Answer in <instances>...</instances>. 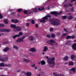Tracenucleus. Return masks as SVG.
<instances>
[{
  "instance_id": "obj_35",
  "label": "nucleus",
  "mask_w": 76,
  "mask_h": 76,
  "mask_svg": "<svg viewBox=\"0 0 76 76\" xmlns=\"http://www.w3.org/2000/svg\"><path fill=\"white\" fill-rule=\"evenodd\" d=\"M18 35H19V37L20 35H23V33L22 32H20L19 33V34Z\"/></svg>"
},
{
  "instance_id": "obj_32",
  "label": "nucleus",
  "mask_w": 76,
  "mask_h": 76,
  "mask_svg": "<svg viewBox=\"0 0 76 76\" xmlns=\"http://www.w3.org/2000/svg\"><path fill=\"white\" fill-rule=\"evenodd\" d=\"M31 22L32 24H35V21L34 20H32L31 21Z\"/></svg>"
},
{
  "instance_id": "obj_9",
  "label": "nucleus",
  "mask_w": 76,
  "mask_h": 76,
  "mask_svg": "<svg viewBox=\"0 0 76 76\" xmlns=\"http://www.w3.org/2000/svg\"><path fill=\"white\" fill-rule=\"evenodd\" d=\"M51 16L49 15H48L42 18V19H48V18H51Z\"/></svg>"
},
{
  "instance_id": "obj_45",
  "label": "nucleus",
  "mask_w": 76,
  "mask_h": 76,
  "mask_svg": "<svg viewBox=\"0 0 76 76\" xmlns=\"http://www.w3.org/2000/svg\"><path fill=\"white\" fill-rule=\"evenodd\" d=\"M32 13V12H29V13H27L26 15H31V14Z\"/></svg>"
},
{
  "instance_id": "obj_53",
  "label": "nucleus",
  "mask_w": 76,
  "mask_h": 76,
  "mask_svg": "<svg viewBox=\"0 0 76 76\" xmlns=\"http://www.w3.org/2000/svg\"><path fill=\"white\" fill-rule=\"evenodd\" d=\"M71 38H72V39H73L75 37V36H71Z\"/></svg>"
},
{
  "instance_id": "obj_56",
  "label": "nucleus",
  "mask_w": 76,
  "mask_h": 76,
  "mask_svg": "<svg viewBox=\"0 0 76 76\" xmlns=\"http://www.w3.org/2000/svg\"><path fill=\"white\" fill-rule=\"evenodd\" d=\"M64 31H65V32H67V29L66 28H64Z\"/></svg>"
},
{
  "instance_id": "obj_60",
  "label": "nucleus",
  "mask_w": 76,
  "mask_h": 76,
  "mask_svg": "<svg viewBox=\"0 0 76 76\" xmlns=\"http://www.w3.org/2000/svg\"><path fill=\"white\" fill-rule=\"evenodd\" d=\"M13 9H10V10H9V12H12V11H13Z\"/></svg>"
},
{
  "instance_id": "obj_58",
  "label": "nucleus",
  "mask_w": 76,
  "mask_h": 76,
  "mask_svg": "<svg viewBox=\"0 0 76 76\" xmlns=\"http://www.w3.org/2000/svg\"><path fill=\"white\" fill-rule=\"evenodd\" d=\"M61 34L60 33H57V35H60Z\"/></svg>"
},
{
  "instance_id": "obj_14",
  "label": "nucleus",
  "mask_w": 76,
  "mask_h": 76,
  "mask_svg": "<svg viewBox=\"0 0 76 76\" xmlns=\"http://www.w3.org/2000/svg\"><path fill=\"white\" fill-rule=\"evenodd\" d=\"M15 29L16 30H14V31H15H15H21L22 28L19 27H18L15 28Z\"/></svg>"
},
{
  "instance_id": "obj_52",
  "label": "nucleus",
  "mask_w": 76,
  "mask_h": 76,
  "mask_svg": "<svg viewBox=\"0 0 76 76\" xmlns=\"http://www.w3.org/2000/svg\"><path fill=\"white\" fill-rule=\"evenodd\" d=\"M74 11V7H72L71 9V12H73Z\"/></svg>"
},
{
  "instance_id": "obj_55",
  "label": "nucleus",
  "mask_w": 76,
  "mask_h": 76,
  "mask_svg": "<svg viewBox=\"0 0 76 76\" xmlns=\"http://www.w3.org/2000/svg\"><path fill=\"white\" fill-rule=\"evenodd\" d=\"M76 0H72L71 1V3H73V1H76Z\"/></svg>"
},
{
  "instance_id": "obj_8",
  "label": "nucleus",
  "mask_w": 76,
  "mask_h": 76,
  "mask_svg": "<svg viewBox=\"0 0 76 76\" xmlns=\"http://www.w3.org/2000/svg\"><path fill=\"white\" fill-rule=\"evenodd\" d=\"M24 38H25V37H22L21 38H20L17 40V42H23V40L24 39Z\"/></svg>"
},
{
  "instance_id": "obj_46",
  "label": "nucleus",
  "mask_w": 76,
  "mask_h": 76,
  "mask_svg": "<svg viewBox=\"0 0 76 76\" xmlns=\"http://www.w3.org/2000/svg\"><path fill=\"white\" fill-rule=\"evenodd\" d=\"M3 16L1 14H0V19H3Z\"/></svg>"
},
{
  "instance_id": "obj_3",
  "label": "nucleus",
  "mask_w": 76,
  "mask_h": 76,
  "mask_svg": "<svg viewBox=\"0 0 76 76\" xmlns=\"http://www.w3.org/2000/svg\"><path fill=\"white\" fill-rule=\"evenodd\" d=\"M62 13H63V12L62 11L60 12L59 13L57 11H53L51 12L50 13L51 15H54L55 16L57 17L58 16V15H61Z\"/></svg>"
},
{
  "instance_id": "obj_13",
  "label": "nucleus",
  "mask_w": 76,
  "mask_h": 76,
  "mask_svg": "<svg viewBox=\"0 0 76 76\" xmlns=\"http://www.w3.org/2000/svg\"><path fill=\"white\" fill-rule=\"evenodd\" d=\"M48 47L47 46H45L44 47V49L42 51L43 52H46V51H47V50H48Z\"/></svg>"
},
{
  "instance_id": "obj_50",
  "label": "nucleus",
  "mask_w": 76,
  "mask_h": 76,
  "mask_svg": "<svg viewBox=\"0 0 76 76\" xmlns=\"http://www.w3.org/2000/svg\"><path fill=\"white\" fill-rule=\"evenodd\" d=\"M53 31V28H51L50 29V31L52 32Z\"/></svg>"
},
{
  "instance_id": "obj_63",
  "label": "nucleus",
  "mask_w": 76,
  "mask_h": 76,
  "mask_svg": "<svg viewBox=\"0 0 76 76\" xmlns=\"http://www.w3.org/2000/svg\"><path fill=\"white\" fill-rule=\"evenodd\" d=\"M37 76H41V75L40 74H37Z\"/></svg>"
},
{
  "instance_id": "obj_1",
  "label": "nucleus",
  "mask_w": 76,
  "mask_h": 76,
  "mask_svg": "<svg viewBox=\"0 0 76 76\" xmlns=\"http://www.w3.org/2000/svg\"><path fill=\"white\" fill-rule=\"evenodd\" d=\"M48 63L49 65V67H54V66H55V62L54 61L55 60L54 58H49L48 59Z\"/></svg>"
},
{
  "instance_id": "obj_21",
  "label": "nucleus",
  "mask_w": 76,
  "mask_h": 76,
  "mask_svg": "<svg viewBox=\"0 0 76 76\" xmlns=\"http://www.w3.org/2000/svg\"><path fill=\"white\" fill-rule=\"evenodd\" d=\"M10 27L12 28H16V26L15 25L11 24L10 25Z\"/></svg>"
},
{
  "instance_id": "obj_61",
  "label": "nucleus",
  "mask_w": 76,
  "mask_h": 76,
  "mask_svg": "<svg viewBox=\"0 0 76 76\" xmlns=\"http://www.w3.org/2000/svg\"><path fill=\"white\" fill-rule=\"evenodd\" d=\"M20 69H19L17 71V72L18 73V72H20Z\"/></svg>"
},
{
  "instance_id": "obj_36",
  "label": "nucleus",
  "mask_w": 76,
  "mask_h": 76,
  "mask_svg": "<svg viewBox=\"0 0 76 76\" xmlns=\"http://www.w3.org/2000/svg\"><path fill=\"white\" fill-rule=\"evenodd\" d=\"M22 10V9H18L17 10V12H21Z\"/></svg>"
},
{
  "instance_id": "obj_17",
  "label": "nucleus",
  "mask_w": 76,
  "mask_h": 76,
  "mask_svg": "<svg viewBox=\"0 0 76 76\" xmlns=\"http://www.w3.org/2000/svg\"><path fill=\"white\" fill-rule=\"evenodd\" d=\"M47 21V19H43L40 20V22H42V23H44V22H46Z\"/></svg>"
},
{
  "instance_id": "obj_34",
  "label": "nucleus",
  "mask_w": 76,
  "mask_h": 76,
  "mask_svg": "<svg viewBox=\"0 0 76 76\" xmlns=\"http://www.w3.org/2000/svg\"><path fill=\"white\" fill-rule=\"evenodd\" d=\"M11 15H12V16H16V13L11 12Z\"/></svg>"
},
{
  "instance_id": "obj_25",
  "label": "nucleus",
  "mask_w": 76,
  "mask_h": 76,
  "mask_svg": "<svg viewBox=\"0 0 76 76\" xmlns=\"http://www.w3.org/2000/svg\"><path fill=\"white\" fill-rule=\"evenodd\" d=\"M76 56L74 55H72L71 56V58L72 60H73V59L75 58Z\"/></svg>"
},
{
  "instance_id": "obj_24",
  "label": "nucleus",
  "mask_w": 76,
  "mask_h": 76,
  "mask_svg": "<svg viewBox=\"0 0 76 76\" xmlns=\"http://www.w3.org/2000/svg\"><path fill=\"white\" fill-rule=\"evenodd\" d=\"M0 66L1 67H4L5 66V64L4 63H2L0 64Z\"/></svg>"
},
{
  "instance_id": "obj_49",
  "label": "nucleus",
  "mask_w": 76,
  "mask_h": 76,
  "mask_svg": "<svg viewBox=\"0 0 76 76\" xmlns=\"http://www.w3.org/2000/svg\"><path fill=\"white\" fill-rule=\"evenodd\" d=\"M40 74V75H41V76H42V75H44V72H41Z\"/></svg>"
},
{
  "instance_id": "obj_27",
  "label": "nucleus",
  "mask_w": 76,
  "mask_h": 76,
  "mask_svg": "<svg viewBox=\"0 0 76 76\" xmlns=\"http://www.w3.org/2000/svg\"><path fill=\"white\" fill-rule=\"evenodd\" d=\"M68 19H73V16L72 15H70L68 17Z\"/></svg>"
},
{
  "instance_id": "obj_48",
  "label": "nucleus",
  "mask_w": 76,
  "mask_h": 76,
  "mask_svg": "<svg viewBox=\"0 0 76 76\" xmlns=\"http://www.w3.org/2000/svg\"><path fill=\"white\" fill-rule=\"evenodd\" d=\"M51 37L52 38H54V37H55V35L54 34H53L51 35Z\"/></svg>"
},
{
  "instance_id": "obj_54",
  "label": "nucleus",
  "mask_w": 76,
  "mask_h": 76,
  "mask_svg": "<svg viewBox=\"0 0 76 76\" xmlns=\"http://www.w3.org/2000/svg\"><path fill=\"white\" fill-rule=\"evenodd\" d=\"M24 56L25 57H26V58H28V56L26 55H25Z\"/></svg>"
},
{
  "instance_id": "obj_44",
  "label": "nucleus",
  "mask_w": 76,
  "mask_h": 76,
  "mask_svg": "<svg viewBox=\"0 0 76 76\" xmlns=\"http://www.w3.org/2000/svg\"><path fill=\"white\" fill-rule=\"evenodd\" d=\"M4 23H8V21H7V20H4Z\"/></svg>"
},
{
  "instance_id": "obj_2",
  "label": "nucleus",
  "mask_w": 76,
  "mask_h": 76,
  "mask_svg": "<svg viewBox=\"0 0 76 76\" xmlns=\"http://www.w3.org/2000/svg\"><path fill=\"white\" fill-rule=\"evenodd\" d=\"M50 23L53 25H59L60 24V21L58 20H50Z\"/></svg>"
},
{
  "instance_id": "obj_41",
  "label": "nucleus",
  "mask_w": 76,
  "mask_h": 76,
  "mask_svg": "<svg viewBox=\"0 0 76 76\" xmlns=\"http://www.w3.org/2000/svg\"><path fill=\"white\" fill-rule=\"evenodd\" d=\"M0 27H4V25L3 24H0Z\"/></svg>"
},
{
  "instance_id": "obj_19",
  "label": "nucleus",
  "mask_w": 76,
  "mask_h": 76,
  "mask_svg": "<svg viewBox=\"0 0 76 76\" xmlns=\"http://www.w3.org/2000/svg\"><path fill=\"white\" fill-rule=\"evenodd\" d=\"M27 76H31L32 75V73L29 72H27L26 73Z\"/></svg>"
},
{
  "instance_id": "obj_4",
  "label": "nucleus",
  "mask_w": 76,
  "mask_h": 76,
  "mask_svg": "<svg viewBox=\"0 0 76 76\" xmlns=\"http://www.w3.org/2000/svg\"><path fill=\"white\" fill-rule=\"evenodd\" d=\"M45 8L44 7H42L40 8H39L38 9H37V8H35L33 10V11L35 13H37V12H38V10H39L40 11H41V10H44Z\"/></svg>"
},
{
  "instance_id": "obj_64",
  "label": "nucleus",
  "mask_w": 76,
  "mask_h": 76,
  "mask_svg": "<svg viewBox=\"0 0 76 76\" xmlns=\"http://www.w3.org/2000/svg\"><path fill=\"white\" fill-rule=\"evenodd\" d=\"M47 9H48V10H49V9H50V6H48Z\"/></svg>"
},
{
  "instance_id": "obj_33",
  "label": "nucleus",
  "mask_w": 76,
  "mask_h": 76,
  "mask_svg": "<svg viewBox=\"0 0 76 76\" xmlns=\"http://www.w3.org/2000/svg\"><path fill=\"white\" fill-rule=\"evenodd\" d=\"M71 36H67L66 37V39H70V38H71Z\"/></svg>"
},
{
  "instance_id": "obj_20",
  "label": "nucleus",
  "mask_w": 76,
  "mask_h": 76,
  "mask_svg": "<svg viewBox=\"0 0 76 76\" xmlns=\"http://www.w3.org/2000/svg\"><path fill=\"white\" fill-rule=\"evenodd\" d=\"M76 68H71L70 70V71H73L74 73H76Z\"/></svg>"
},
{
  "instance_id": "obj_43",
  "label": "nucleus",
  "mask_w": 76,
  "mask_h": 76,
  "mask_svg": "<svg viewBox=\"0 0 76 76\" xmlns=\"http://www.w3.org/2000/svg\"><path fill=\"white\" fill-rule=\"evenodd\" d=\"M5 29H2L0 30V32H5Z\"/></svg>"
},
{
  "instance_id": "obj_11",
  "label": "nucleus",
  "mask_w": 76,
  "mask_h": 76,
  "mask_svg": "<svg viewBox=\"0 0 76 76\" xmlns=\"http://www.w3.org/2000/svg\"><path fill=\"white\" fill-rule=\"evenodd\" d=\"M23 60L24 62H26V63H29V62L31 61L29 59L27 58H23Z\"/></svg>"
},
{
  "instance_id": "obj_38",
  "label": "nucleus",
  "mask_w": 76,
  "mask_h": 76,
  "mask_svg": "<svg viewBox=\"0 0 76 76\" xmlns=\"http://www.w3.org/2000/svg\"><path fill=\"white\" fill-rule=\"evenodd\" d=\"M5 66L6 67H10V66H11V65H10V64H5Z\"/></svg>"
},
{
  "instance_id": "obj_40",
  "label": "nucleus",
  "mask_w": 76,
  "mask_h": 76,
  "mask_svg": "<svg viewBox=\"0 0 76 76\" xmlns=\"http://www.w3.org/2000/svg\"><path fill=\"white\" fill-rule=\"evenodd\" d=\"M64 7H66V8H67V7H68V5H67V4H65L64 5Z\"/></svg>"
},
{
  "instance_id": "obj_15",
  "label": "nucleus",
  "mask_w": 76,
  "mask_h": 76,
  "mask_svg": "<svg viewBox=\"0 0 76 76\" xmlns=\"http://www.w3.org/2000/svg\"><path fill=\"white\" fill-rule=\"evenodd\" d=\"M72 49H74L75 50H76V43H74L72 46Z\"/></svg>"
},
{
  "instance_id": "obj_10",
  "label": "nucleus",
  "mask_w": 76,
  "mask_h": 76,
  "mask_svg": "<svg viewBox=\"0 0 76 76\" xmlns=\"http://www.w3.org/2000/svg\"><path fill=\"white\" fill-rule=\"evenodd\" d=\"M29 51L34 53V52H36L37 51V50H36V48H31L29 50Z\"/></svg>"
},
{
  "instance_id": "obj_23",
  "label": "nucleus",
  "mask_w": 76,
  "mask_h": 76,
  "mask_svg": "<svg viewBox=\"0 0 76 76\" xmlns=\"http://www.w3.org/2000/svg\"><path fill=\"white\" fill-rule=\"evenodd\" d=\"M19 35H18V34H16L13 36V39H15L16 37H19Z\"/></svg>"
},
{
  "instance_id": "obj_5",
  "label": "nucleus",
  "mask_w": 76,
  "mask_h": 76,
  "mask_svg": "<svg viewBox=\"0 0 76 76\" xmlns=\"http://www.w3.org/2000/svg\"><path fill=\"white\" fill-rule=\"evenodd\" d=\"M28 39L30 41H33L34 42H36V39L32 36H29Z\"/></svg>"
},
{
  "instance_id": "obj_62",
  "label": "nucleus",
  "mask_w": 76,
  "mask_h": 76,
  "mask_svg": "<svg viewBox=\"0 0 76 76\" xmlns=\"http://www.w3.org/2000/svg\"><path fill=\"white\" fill-rule=\"evenodd\" d=\"M36 27V28H38V25L37 24H36L35 25Z\"/></svg>"
},
{
  "instance_id": "obj_37",
  "label": "nucleus",
  "mask_w": 76,
  "mask_h": 76,
  "mask_svg": "<svg viewBox=\"0 0 76 76\" xmlns=\"http://www.w3.org/2000/svg\"><path fill=\"white\" fill-rule=\"evenodd\" d=\"M72 41L70 40H69L66 42V44H69L70 43V42H71Z\"/></svg>"
},
{
  "instance_id": "obj_12",
  "label": "nucleus",
  "mask_w": 76,
  "mask_h": 76,
  "mask_svg": "<svg viewBox=\"0 0 76 76\" xmlns=\"http://www.w3.org/2000/svg\"><path fill=\"white\" fill-rule=\"evenodd\" d=\"M11 22H13V23H18V22H19V20L17 19H12L11 20Z\"/></svg>"
},
{
  "instance_id": "obj_26",
  "label": "nucleus",
  "mask_w": 76,
  "mask_h": 76,
  "mask_svg": "<svg viewBox=\"0 0 76 76\" xmlns=\"http://www.w3.org/2000/svg\"><path fill=\"white\" fill-rule=\"evenodd\" d=\"M67 18V16L64 15V16H62V19H66Z\"/></svg>"
},
{
  "instance_id": "obj_7",
  "label": "nucleus",
  "mask_w": 76,
  "mask_h": 76,
  "mask_svg": "<svg viewBox=\"0 0 76 76\" xmlns=\"http://www.w3.org/2000/svg\"><path fill=\"white\" fill-rule=\"evenodd\" d=\"M46 42L49 44L51 45H53L54 44H53V43H55L56 42H55V41H54L53 40L51 39L50 40V41L48 40H47V41Z\"/></svg>"
},
{
  "instance_id": "obj_28",
  "label": "nucleus",
  "mask_w": 76,
  "mask_h": 76,
  "mask_svg": "<svg viewBox=\"0 0 76 76\" xmlns=\"http://www.w3.org/2000/svg\"><path fill=\"white\" fill-rule=\"evenodd\" d=\"M13 48H15V49H16L17 50H18V47L15 45H14L13 46Z\"/></svg>"
},
{
  "instance_id": "obj_6",
  "label": "nucleus",
  "mask_w": 76,
  "mask_h": 76,
  "mask_svg": "<svg viewBox=\"0 0 76 76\" xmlns=\"http://www.w3.org/2000/svg\"><path fill=\"white\" fill-rule=\"evenodd\" d=\"M7 60H8V57H5L4 58L3 56H0V60L1 61L4 62V61H6Z\"/></svg>"
},
{
  "instance_id": "obj_39",
  "label": "nucleus",
  "mask_w": 76,
  "mask_h": 76,
  "mask_svg": "<svg viewBox=\"0 0 76 76\" xmlns=\"http://www.w3.org/2000/svg\"><path fill=\"white\" fill-rule=\"evenodd\" d=\"M67 35V33H63L62 34V37H64V36H66Z\"/></svg>"
},
{
  "instance_id": "obj_59",
  "label": "nucleus",
  "mask_w": 76,
  "mask_h": 76,
  "mask_svg": "<svg viewBox=\"0 0 76 76\" xmlns=\"http://www.w3.org/2000/svg\"><path fill=\"white\" fill-rule=\"evenodd\" d=\"M35 64H34L33 65H31V66L33 67H35Z\"/></svg>"
},
{
  "instance_id": "obj_42",
  "label": "nucleus",
  "mask_w": 76,
  "mask_h": 76,
  "mask_svg": "<svg viewBox=\"0 0 76 76\" xmlns=\"http://www.w3.org/2000/svg\"><path fill=\"white\" fill-rule=\"evenodd\" d=\"M10 29H5V32H9Z\"/></svg>"
},
{
  "instance_id": "obj_47",
  "label": "nucleus",
  "mask_w": 76,
  "mask_h": 76,
  "mask_svg": "<svg viewBox=\"0 0 76 76\" xmlns=\"http://www.w3.org/2000/svg\"><path fill=\"white\" fill-rule=\"evenodd\" d=\"M45 36H46V37H48V38H50V34H48L47 35H46L45 34Z\"/></svg>"
},
{
  "instance_id": "obj_16",
  "label": "nucleus",
  "mask_w": 76,
  "mask_h": 76,
  "mask_svg": "<svg viewBox=\"0 0 76 76\" xmlns=\"http://www.w3.org/2000/svg\"><path fill=\"white\" fill-rule=\"evenodd\" d=\"M54 76H64V75H61V74H56V73L54 72L53 73Z\"/></svg>"
},
{
  "instance_id": "obj_29",
  "label": "nucleus",
  "mask_w": 76,
  "mask_h": 76,
  "mask_svg": "<svg viewBox=\"0 0 76 76\" xmlns=\"http://www.w3.org/2000/svg\"><path fill=\"white\" fill-rule=\"evenodd\" d=\"M41 64L42 65H44V64H45V61H41Z\"/></svg>"
},
{
  "instance_id": "obj_31",
  "label": "nucleus",
  "mask_w": 76,
  "mask_h": 76,
  "mask_svg": "<svg viewBox=\"0 0 76 76\" xmlns=\"http://www.w3.org/2000/svg\"><path fill=\"white\" fill-rule=\"evenodd\" d=\"M68 5L69 7H73V4H70V3L68 2Z\"/></svg>"
},
{
  "instance_id": "obj_51",
  "label": "nucleus",
  "mask_w": 76,
  "mask_h": 76,
  "mask_svg": "<svg viewBox=\"0 0 76 76\" xmlns=\"http://www.w3.org/2000/svg\"><path fill=\"white\" fill-rule=\"evenodd\" d=\"M27 12H28V11H27V10H26L24 11V13L25 14H26V13H27Z\"/></svg>"
},
{
  "instance_id": "obj_22",
  "label": "nucleus",
  "mask_w": 76,
  "mask_h": 76,
  "mask_svg": "<svg viewBox=\"0 0 76 76\" xmlns=\"http://www.w3.org/2000/svg\"><path fill=\"white\" fill-rule=\"evenodd\" d=\"M69 58V57L68 56H66L64 58V60H65L66 61L68 60V59Z\"/></svg>"
},
{
  "instance_id": "obj_57",
  "label": "nucleus",
  "mask_w": 76,
  "mask_h": 76,
  "mask_svg": "<svg viewBox=\"0 0 76 76\" xmlns=\"http://www.w3.org/2000/svg\"><path fill=\"white\" fill-rule=\"evenodd\" d=\"M26 25L27 26H29V23H27L26 24Z\"/></svg>"
},
{
  "instance_id": "obj_30",
  "label": "nucleus",
  "mask_w": 76,
  "mask_h": 76,
  "mask_svg": "<svg viewBox=\"0 0 76 76\" xmlns=\"http://www.w3.org/2000/svg\"><path fill=\"white\" fill-rule=\"evenodd\" d=\"M69 65L73 66V63L72 61H70L69 63Z\"/></svg>"
},
{
  "instance_id": "obj_18",
  "label": "nucleus",
  "mask_w": 76,
  "mask_h": 76,
  "mask_svg": "<svg viewBox=\"0 0 76 76\" xmlns=\"http://www.w3.org/2000/svg\"><path fill=\"white\" fill-rule=\"evenodd\" d=\"M9 50V48L8 47H7L5 49H3V51L4 52H7V51Z\"/></svg>"
}]
</instances>
